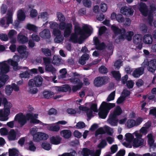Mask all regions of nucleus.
I'll use <instances>...</instances> for the list:
<instances>
[{
	"label": "nucleus",
	"mask_w": 156,
	"mask_h": 156,
	"mask_svg": "<svg viewBox=\"0 0 156 156\" xmlns=\"http://www.w3.org/2000/svg\"><path fill=\"white\" fill-rule=\"evenodd\" d=\"M151 126L149 122L146 123L140 130L133 133H127L125 135L126 140L132 144L134 147H138L143 145L144 140L142 138L143 135H145L149 131V128Z\"/></svg>",
	"instance_id": "f257e3e1"
},
{
	"label": "nucleus",
	"mask_w": 156,
	"mask_h": 156,
	"mask_svg": "<svg viewBox=\"0 0 156 156\" xmlns=\"http://www.w3.org/2000/svg\"><path fill=\"white\" fill-rule=\"evenodd\" d=\"M74 25L75 33L71 34L69 39V41L73 42H80L81 39L90 36L93 30L92 28L87 25H84L82 29L78 23H75Z\"/></svg>",
	"instance_id": "f03ea898"
},
{
	"label": "nucleus",
	"mask_w": 156,
	"mask_h": 156,
	"mask_svg": "<svg viewBox=\"0 0 156 156\" xmlns=\"http://www.w3.org/2000/svg\"><path fill=\"white\" fill-rule=\"evenodd\" d=\"M38 115H33L31 113H27L26 115L20 113L16 115L15 120L17 121L22 126H23L27 122V121L28 120H30V122L31 123H40L43 126L46 125V124H44L39 120L36 119L38 118Z\"/></svg>",
	"instance_id": "7ed1b4c3"
},
{
	"label": "nucleus",
	"mask_w": 156,
	"mask_h": 156,
	"mask_svg": "<svg viewBox=\"0 0 156 156\" xmlns=\"http://www.w3.org/2000/svg\"><path fill=\"white\" fill-rule=\"evenodd\" d=\"M56 15L58 20L60 22L59 25V29L61 30L65 29L64 36L65 37H68L71 34L73 30L72 24L70 23H68L66 24L64 22L65 18L62 13L57 12Z\"/></svg>",
	"instance_id": "20e7f679"
},
{
	"label": "nucleus",
	"mask_w": 156,
	"mask_h": 156,
	"mask_svg": "<svg viewBox=\"0 0 156 156\" xmlns=\"http://www.w3.org/2000/svg\"><path fill=\"white\" fill-rule=\"evenodd\" d=\"M139 10L141 14L144 16H148V21L149 24L152 26L153 24V15L156 16V7H151V10L148 11L147 7L144 3L140 4Z\"/></svg>",
	"instance_id": "39448f33"
},
{
	"label": "nucleus",
	"mask_w": 156,
	"mask_h": 156,
	"mask_svg": "<svg viewBox=\"0 0 156 156\" xmlns=\"http://www.w3.org/2000/svg\"><path fill=\"white\" fill-rule=\"evenodd\" d=\"M112 30L113 31L115 34L114 38L118 37L119 41L123 40L125 37L129 41L132 40V37L133 35V33L132 31H129L125 33V30L124 29L120 30L115 25H112L111 27Z\"/></svg>",
	"instance_id": "423d86ee"
},
{
	"label": "nucleus",
	"mask_w": 156,
	"mask_h": 156,
	"mask_svg": "<svg viewBox=\"0 0 156 156\" xmlns=\"http://www.w3.org/2000/svg\"><path fill=\"white\" fill-rule=\"evenodd\" d=\"M8 64L12 66L15 70L20 69L18 66L17 62L10 59L7 61L0 62V74L6 73L9 71L10 67Z\"/></svg>",
	"instance_id": "0eeeda50"
},
{
	"label": "nucleus",
	"mask_w": 156,
	"mask_h": 156,
	"mask_svg": "<svg viewBox=\"0 0 156 156\" xmlns=\"http://www.w3.org/2000/svg\"><path fill=\"white\" fill-rule=\"evenodd\" d=\"M115 106L114 103H107L103 102L99 108L98 115L102 119H105L107 116L110 109Z\"/></svg>",
	"instance_id": "6e6552de"
},
{
	"label": "nucleus",
	"mask_w": 156,
	"mask_h": 156,
	"mask_svg": "<svg viewBox=\"0 0 156 156\" xmlns=\"http://www.w3.org/2000/svg\"><path fill=\"white\" fill-rule=\"evenodd\" d=\"M2 104L4 105V110L0 111V120L5 121L8 120V116L10 113V109L12 107V104L8 102L7 99L4 98L3 99Z\"/></svg>",
	"instance_id": "1a4fd4ad"
},
{
	"label": "nucleus",
	"mask_w": 156,
	"mask_h": 156,
	"mask_svg": "<svg viewBox=\"0 0 156 156\" xmlns=\"http://www.w3.org/2000/svg\"><path fill=\"white\" fill-rule=\"evenodd\" d=\"M12 15V11H8L6 16L1 19L0 23L2 27L7 28L13 23Z\"/></svg>",
	"instance_id": "9d476101"
},
{
	"label": "nucleus",
	"mask_w": 156,
	"mask_h": 156,
	"mask_svg": "<svg viewBox=\"0 0 156 156\" xmlns=\"http://www.w3.org/2000/svg\"><path fill=\"white\" fill-rule=\"evenodd\" d=\"M142 66L144 68L147 67L149 71L154 72L156 69V59H153L149 61L145 60L142 63Z\"/></svg>",
	"instance_id": "9b49d317"
},
{
	"label": "nucleus",
	"mask_w": 156,
	"mask_h": 156,
	"mask_svg": "<svg viewBox=\"0 0 156 156\" xmlns=\"http://www.w3.org/2000/svg\"><path fill=\"white\" fill-rule=\"evenodd\" d=\"M79 108L80 110L86 112L88 117H91L93 116V111L95 112H98L97 105L95 104H93L91 105L90 109L83 106H79Z\"/></svg>",
	"instance_id": "f8f14e48"
},
{
	"label": "nucleus",
	"mask_w": 156,
	"mask_h": 156,
	"mask_svg": "<svg viewBox=\"0 0 156 156\" xmlns=\"http://www.w3.org/2000/svg\"><path fill=\"white\" fill-rule=\"evenodd\" d=\"M101 153V151L97 150L95 152L93 150H90L87 148H83L81 152L83 156H99Z\"/></svg>",
	"instance_id": "ddd939ff"
},
{
	"label": "nucleus",
	"mask_w": 156,
	"mask_h": 156,
	"mask_svg": "<svg viewBox=\"0 0 156 156\" xmlns=\"http://www.w3.org/2000/svg\"><path fill=\"white\" fill-rule=\"evenodd\" d=\"M43 80V78L41 76H37L29 80V85L30 86L35 85L37 87L40 86L42 84Z\"/></svg>",
	"instance_id": "4468645a"
},
{
	"label": "nucleus",
	"mask_w": 156,
	"mask_h": 156,
	"mask_svg": "<svg viewBox=\"0 0 156 156\" xmlns=\"http://www.w3.org/2000/svg\"><path fill=\"white\" fill-rule=\"evenodd\" d=\"M108 80V78L107 76L98 77L94 80V83L96 86L99 87L104 84Z\"/></svg>",
	"instance_id": "2eb2a0df"
},
{
	"label": "nucleus",
	"mask_w": 156,
	"mask_h": 156,
	"mask_svg": "<svg viewBox=\"0 0 156 156\" xmlns=\"http://www.w3.org/2000/svg\"><path fill=\"white\" fill-rule=\"evenodd\" d=\"M142 35L139 34H135L133 39V42L135 44L138 45L137 48L140 50L142 47Z\"/></svg>",
	"instance_id": "dca6fc26"
},
{
	"label": "nucleus",
	"mask_w": 156,
	"mask_h": 156,
	"mask_svg": "<svg viewBox=\"0 0 156 156\" xmlns=\"http://www.w3.org/2000/svg\"><path fill=\"white\" fill-rule=\"evenodd\" d=\"M48 137V136L46 133L42 132L37 133V135L34 136V141H39L42 140H46Z\"/></svg>",
	"instance_id": "f3484780"
},
{
	"label": "nucleus",
	"mask_w": 156,
	"mask_h": 156,
	"mask_svg": "<svg viewBox=\"0 0 156 156\" xmlns=\"http://www.w3.org/2000/svg\"><path fill=\"white\" fill-rule=\"evenodd\" d=\"M52 34L56 37L54 39V41L56 43H59L62 41L63 40V37L61 34V32L59 30H54Z\"/></svg>",
	"instance_id": "a211bd4d"
},
{
	"label": "nucleus",
	"mask_w": 156,
	"mask_h": 156,
	"mask_svg": "<svg viewBox=\"0 0 156 156\" xmlns=\"http://www.w3.org/2000/svg\"><path fill=\"white\" fill-rule=\"evenodd\" d=\"M120 12L126 16H131L133 14V10L131 8L124 6L122 7L120 10Z\"/></svg>",
	"instance_id": "6ab92c4d"
},
{
	"label": "nucleus",
	"mask_w": 156,
	"mask_h": 156,
	"mask_svg": "<svg viewBox=\"0 0 156 156\" xmlns=\"http://www.w3.org/2000/svg\"><path fill=\"white\" fill-rule=\"evenodd\" d=\"M72 81V82H75V83L77 84L76 86H73L72 88V90L73 91L75 92L81 88L83 86V84L79 79H74Z\"/></svg>",
	"instance_id": "aec40b11"
},
{
	"label": "nucleus",
	"mask_w": 156,
	"mask_h": 156,
	"mask_svg": "<svg viewBox=\"0 0 156 156\" xmlns=\"http://www.w3.org/2000/svg\"><path fill=\"white\" fill-rule=\"evenodd\" d=\"M144 71V67H140L135 69L132 73V75L134 77H138L142 75Z\"/></svg>",
	"instance_id": "412c9836"
},
{
	"label": "nucleus",
	"mask_w": 156,
	"mask_h": 156,
	"mask_svg": "<svg viewBox=\"0 0 156 156\" xmlns=\"http://www.w3.org/2000/svg\"><path fill=\"white\" fill-rule=\"evenodd\" d=\"M40 36L42 38L46 39L51 37V33L50 30L48 29L44 30L39 34Z\"/></svg>",
	"instance_id": "4be33fe9"
},
{
	"label": "nucleus",
	"mask_w": 156,
	"mask_h": 156,
	"mask_svg": "<svg viewBox=\"0 0 156 156\" xmlns=\"http://www.w3.org/2000/svg\"><path fill=\"white\" fill-rule=\"evenodd\" d=\"M50 139V142L52 144L57 145L60 143L62 138L59 136H55L51 137Z\"/></svg>",
	"instance_id": "5701e85b"
},
{
	"label": "nucleus",
	"mask_w": 156,
	"mask_h": 156,
	"mask_svg": "<svg viewBox=\"0 0 156 156\" xmlns=\"http://www.w3.org/2000/svg\"><path fill=\"white\" fill-rule=\"evenodd\" d=\"M16 132L12 129L8 133V138L10 141L14 140L16 139Z\"/></svg>",
	"instance_id": "b1692460"
},
{
	"label": "nucleus",
	"mask_w": 156,
	"mask_h": 156,
	"mask_svg": "<svg viewBox=\"0 0 156 156\" xmlns=\"http://www.w3.org/2000/svg\"><path fill=\"white\" fill-rule=\"evenodd\" d=\"M17 41L20 43L24 44L28 41V39L21 32L18 35Z\"/></svg>",
	"instance_id": "393cba45"
},
{
	"label": "nucleus",
	"mask_w": 156,
	"mask_h": 156,
	"mask_svg": "<svg viewBox=\"0 0 156 156\" xmlns=\"http://www.w3.org/2000/svg\"><path fill=\"white\" fill-rule=\"evenodd\" d=\"M93 41L97 49L102 50L105 48L104 44L103 43H100L97 37H94Z\"/></svg>",
	"instance_id": "a878e982"
},
{
	"label": "nucleus",
	"mask_w": 156,
	"mask_h": 156,
	"mask_svg": "<svg viewBox=\"0 0 156 156\" xmlns=\"http://www.w3.org/2000/svg\"><path fill=\"white\" fill-rule=\"evenodd\" d=\"M60 134L64 138L68 139L71 136L72 133L69 130L64 129L60 131Z\"/></svg>",
	"instance_id": "bb28decb"
},
{
	"label": "nucleus",
	"mask_w": 156,
	"mask_h": 156,
	"mask_svg": "<svg viewBox=\"0 0 156 156\" xmlns=\"http://www.w3.org/2000/svg\"><path fill=\"white\" fill-rule=\"evenodd\" d=\"M47 128L50 131L58 132L60 129V127L58 124H56V123H55L49 125L48 126Z\"/></svg>",
	"instance_id": "cd10ccee"
},
{
	"label": "nucleus",
	"mask_w": 156,
	"mask_h": 156,
	"mask_svg": "<svg viewBox=\"0 0 156 156\" xmlns=\"http://www.w3.org/2000/svg\"><path fill=\"white\" fill-rule=\"evenodd\" d=\"M143 42L147 44H151L153 42V39L151 34H147L145 35L143 38Z\"/></svg>",
	"instance_id": "c85d7f7f"
},
{
	"label": "nucleus",
	"mask_w": 156,
	"mask_h": 156,
	"mask_svg": "<svg viewBox=\"0 0 156 156\" xmlns=\"http://www.w3.org/2000/svg\"><path fill=\"white\" fill-rule=\"evenodd\" d=\"M108 122L112 126L117 125V122L116 120V117L112 115H110L109 118L107 120Z\"/></svg>",
	"instance_id": "c756f323"
},
{
	"label": "nucleus",
	"mask_w": 156,
	"mask_h": 156,
	"mask_svg": "<svg viewBox=\"0 0 156 156\" xmlns=\"http://www.w3.org/2000/svg\"><path fill=\"white\" fill-rule=\"evenodd\" d=\"M23 68L26 70L24 72L21 73L20 74V77L22 78H28L30 75V71L28 70L26 67H23Z\"/></svg>",
	"instance_id": "7c9ffc66"
},
{
	"label": "nucleus",
	"mask_w": 156,
	"mask_h": 156,
	"mask_svg": "<svg viewBox=\"0 0 156 156\" xmlns=\"http://www.w3.org/2000/svg\"><path fill=\"white\" fill-rule=\"evenodd\" d=\"M48 14L47 12H41L39 13L38 19H41L44 21H46L48 18Z\"/></svg>",
	"instance_id": "2f4dec72"
},
{
	"label": "nucleus",
	"mask_w": 156,
	"mask_h": 156,
	"mask_svg": "<svg viewBox=\"0 0 156 156\" xmlns=\"http://www.w3.org/2000/svg\"><path fill=\"white\" fill-rule=\"evenodd\" d=\"M89 56L88 54L83 55L79 59V63L81 65H84L86 63L85 61L89 59Z\"/></svg>",
	"instance_id": "473e14b6"
},
{
	"label": "nucleus",
	"mask_w": 156,
	"mask_h": 156,
	"mask_svg": "<svg viewBox=\"0 0 156 156\" xmlns=\"http://www.w3.org/2000/svg\"><path fill=\"white\" fill-rule=\"evenodd\" d=\"M122 112V111L119 106H117L115 109L114 112L110 114V115H112L115 117L120 115Z\"/></svg>",
	"instance_id": "72a5a7b5"
},
{
	"label": "nucleus",
	"mask_w": 156,
	"mask_h": 156,
	"mask_svg": "<svg viewBox=\"0 0 156 156\" xmlns=\"http://www.w3.org/2000/svg\"><path fill=\"white\" fill-rule=\"evenodd\" d=\"M148 138V143L150 145V147H154V137L151 133L149 134L147 136Z\"/></svg>",
	"instance_id": "f704fd0d"
},
{
	"label": "nucleus",
	"mask_w": 156,
	"mask_h": 156,
	"mask_svg": "<svg viewBox=\"0 0 156 156\" xmlns=\"http://www.w3.org/2000/svg\"><path fill=\"white\" fill-rule=\"evenodd\" d=\"M17 18L19 20L23 21L25 18V14L22 10H20L18 12Z\"/></svg>",
	"instance_id": "c9c22d12"
},
{
	"label": "nucleus",
	"mask_w": 156,
	"mask_h": 156,
	"mask_svg": "<svg viewBox=\"0 0 156 156\" xmlns=\"http://www.w3.org/2000/svg\"><path fill=\"white\" fill-rule=\"evenodd\" d=\"M45 70L46 71L51 72L53 75L55 74L57 71L56 69L51 65L45 66Z\"/></svg>",
	"instance_id": "e433bc0d"
},
{
	"label": "nucleus",
	"mask_w": 156,
	"mask_h": 156,
	"mask_svg": "<svg viewBox=\"0 0 156 156\" xmlns=\"http://www.w3.org/2000/svg\"><path fill=\"white\" fill-rule=\"evenodd\" d=\"M19 151L15 148L9 149V156H18Z\"/></svg>",
	"instance_id": "4c0bfd02"
},
{
	"label": "nucleus",
	"mask_w": 156,
	"mask_h": 156,
	"mask_svg": "<svg viewBox=\"0 0 156 156\" xmlns=\"http://www.w3.org/2000/svg\"><path fill=\"white\" fill-rule=\"evenodd\" d=\"M34 85L30 86L29 83H28V89L27 91L30 93L31 94H35L38 91V90L37 88L34 87Z\"/></svg>",
	"instance_id": "58836bf2"
},
{
	"label": "nucleus",
	"mask_w": 156,
	"mask_h": 156,
	"mask_svg": "<svg viewBox=\"0 0 156 156\" xmlns=\"http://www.w3.org/2000/svg\"><path fill=\"white\" fill-rule=\"evenodd\" d=\"M9 77L7 75L2 76L0 78V88L3 86L5 82L8 79Z\"/></svg>",
	"instance_id": "ea45409f"
},
{
	"label": "nucleus",
	"mask_w": 156,
	"mask_h": 156,
	"mask_svg": "<svg viewBox=\"0 0 156 156\" xmlns=\"http://www.w3.org/2000/svg\"><path fill=\"white\" fill-rule=\"evenodd\" d=\"M56 89L58 91L66 92L68 90H70L71 88L68 85H65L63 87H57Z\"/></svg>",
	"instance_id": "a19ab883"
},
{
	"label": "nucleus",
	"mask_w": 156,
	"mask_h": 156,
	"mask_svg": "<svg viewBox=\"0 0 156 156\" xmlns=\"http://www.w3.org/2000/svg\"><path fill=\"white\" fill-rule=\"evenodd\" d=\"M61 59L58 56L55 55L53 58L52 63L56 66H58L61 64Z\"/></svg>",
	"instance_id": "79ce46f5"
},
{
	"label": "nucleus",
	"mask_w": 156,
	"mask_h": 156,
	"mask_svg": "<svg viewBox=\"0 0 156 156\" xmlns=\"http://www.w3.org/2000/svg\"><path fill=\"white\" fill-rule=\"evenodd\" d=\"M126 125L128 128H130L135 126L134 120L132 119H129L127 120Z\"/></svg>",
	"instance_id": "37998d69"
},
{
	"label": "nucleus",
	"mask_w": 156,
	"mask_h": 156,
	"mask_svg": "<svg viewBox=\"0 0 156 156\" xmlns=\"http://www.w3.org/2000/svg\"><path fill=\"white\" fill-rule=\"evenodd\" d=\"M59 73L61 74L58 76V78L59 79L65 78L67 73L66 69L65 68L62 69L60 70Z\"/></svg>",
	"instance_id": "c03bdc74"
},
{
	"label": "nucleus",
	"mask_w": 156,
	"mask_h": 156,
	"mask_svg": "<svg viewBox=\"0 0 156 156\" xmlns=\"http://www.w3.org/2000/svg\"><path fill=\"white\" fill-rule=\"evenodd\" d=\"M27 28L30 30H32L34 32H37L38 28L37 27L34 25L28 23L27 25Z\"/></svg>",
	"instance_id": "a18cd8bd"
},
{
	"label": "nucleus",
	"mask_w": 156,
	"mask_h": 156,
	"mask_svg": "<svg viewBox=\"0 0 156 156\" xmlns=\"http://www.w3.org/2000/svg\"><path fill=\"white\" fill-rule=\"evenodd\" d=\"M104 128L105 133L109 135H112L113 133V129L108 126H105L104 127Z\"/></svg>",
	"instance_id": "49530a36"
},
{
	"label": "nucleus",
	"mask_w": 156,
	"mask_h": 156,
	"mask_svg": "<svg viewBox=\"0 0 156 156\" xmlns=\"http://www.w3.org/2000/svg\"><path fill=\"white\" fill-rule=\"evenodd\" d=\"M50 27L53 29V32L54 30H59L57 29L58 27V24L56 22H49Z\"/></svg>",
	"instance_id": "de8ad7c7"
},
{
	"label": "nucleus",
	"mask_w": 156,
	"mask_h": 156,
	"mask_svg": "<svg viewBox=\"0 0 156 156\" xmlns=\"http://www.w3.org/2000/svg\"><path fill=\"white\" fill-rule=\"evenodd\" d=\"M27 47L25 45H20L17 48V51L21 55L27 50Z\"/></svg>",
	"instance_id": "09e8293b"
},
{
	"label": "nucleus",
	"mask_w": 156,
	"mask_h": 156,
	"mask_svg": "<svg viewBox=\"0 0 156 156\" xmlns=\"http://www.w3.org/2000/svg\"><path fill=\"white\" fill-rule=\"evenodd\" d=\"M112 73L113 76L117 80H119L121 78V75L118 71H112Z\"/></svg>",
	"instance_id": "8fccbe9b"
},
{
	"label": "nucleus",
	"mask_w": 156,
	"mask_h": 156,
	"mask_svg": "<svg viewBox=\"0 0 156 156\" xmlns=\"http://www.w3.org/2000/svg\"><path fill=\"white\" fill-rule=\"evenodd\" d=\"M37 129L35 127H33L30 129V133L33 136V140H34V136L37 135Z\"/></svg>",
	"instance_id": "3c124183"
},
{
	"label": "nucleus",
	"mask_w": 156,
	"mask_h": 156,
	"mask_svg": "<svg viewBox=\"0 0 156 156\" xmlns=\"http://www.w3.org/2000/svg\"><path fill=\"white\" fill-rule=\"evenodd\" d=\"M38 15L37 11L34 9H32L30 12V16L32 18L36 17Z\"/></svg>",
	"instance_id": "603ef678"
},
{
	"label": "nucleus",
	"mask_w": 156,
	"mask_h": 156,
	"mask_svg": "<svg viewBox=\"0 0 156 156\" xmlns=\"http://www.w3.org/2000/svg\"><path fill=\"white\" fill-rule=\"evenodd\" d=\"M115 96V91L112 92L108 96L107 98V101H111L113 100L114 99Z\"/></svg>",
	"instance_id": "864d4df0"
},
{
	"label": "nucleus",
	"mask_w": 156,
	"mask_h": 156,
	"mask_svg": "<svg viewBox=\"0 0 156 156\" xmlns=\"http://www.w3.org/2000/svg\"><path fill=\"white\" fill-rule=\"evenodd\" d=\"M42 147L43 149L47 150H49L51 148L50 144L45 142L42 144Z\"/></svg>",
	"instance_id": "5fc2aeb1"
},
{
	"label": "nucleus",
	"mask_w": 156,
	"mask_h": 156,
	"mask_svg": "<svg viewBox=\"0 0 156 156\" xmlns=\"http://www.w3.org/2000/svg\"><path fill=\"white\" fill-rule=\"evenodd\" d=\"M44 97L47 98L51 97L53 95V92L48 91H44L43 93Z\"/></svg>",
	"instance_id": "6e6d98bb"
},
{
	"label": "nucleus",
	"mask_w": 156,
	"mask_h": 156,
	"mask_svg": "<svg viewBox=\"0 0 156 156\" xmlns=\"http://www.w3.org/2000/svg\"><path fill=\"white\" fill-rule=\"evenodd\" d=\"M105 133L104 128L100 127L98 128L96 131L95 135L97 136L99 134H104Z\"/></svg>",
	"instance_id": "4d7b16f0"
},
{
	"label": "nucleus",
	"mask_w": 156,
	"mask_h": 156,
	"mask_svg": "<svg viewBox=\"0 0 156 156\" xmlns=\"http://www.w3.org/2000/svg\"><path fill=\"white\" fill-rule=\"evenodd\" d=\"M12 91V88L10 85H7L6 86L5 89V91L6 94L8 95H10Z\"/></svg>",
	"instance_id": "13d9d810"
},
{
	"label": "nucleus",
	"mask_w": 156,
	"mask_h": 156,
	"mask_svg": "<svg viewBox=\"0 0 156 156\" xmlns=\"http://www.w3.org/2000/svg\"><path fill=\"white\" fill-rule=\"evenodd\" d=\"M83 5L87 7H90L91 5V2L90 0H83L82 1Z\"/></svg>",
	"instance_id": "bf43d9fd"
},
{
	"label": "nucleus",
	"mask_w": 156,
	"mask_h": 156,
	"mask_svg": "<svg viewBox=\"0 0 156 156\" xmlns=\"http://www.w3.org/2000/svg\"><path fill=\"white\" fill-rule=\"evenodd\" d=\"M124 19L123 16L121 14H119L116 16V20L119 23H123Z\"/></svg>",
	"instance_id": "052dcab7"
},
{
	"label": "nucleus",
	"mask_w": 156,
	"mask_h": 156,
	"mask_svg": "<svg viewBox=\"0 0 156 156\" xmlns=\"http://www.w3.org/2000/svg\"><path fill=\"white\" fill-rule=\"evenodd\" d=\"M17 34V32L16 30H11L9 31L8 35L9 37L12 38L16 35Z\"/></svg>",
	"instance_id": "680f3d73"
},
{
	"label": "nucleus",
	"mask_w": 156,
	"mask_h": 156,
	"mask_svg": "<svg viewBox=\"0 0 156 156\" xmlns=\"http://www.w3.org/2000/svg\"><path fill=\"white\" fill-rule=\"evenodd\" d=\"M42 52L46 56H49L51 55V51L48 48H42Z\"/></svg>",
	"instance_id": "e2e57ef3"
},
{
	"label": "nucleus",
	"mask_w": 156,
	"mask_h": 156,
	"mask_svg": "<svg viewBox=\"0 0 156 156\" xmlns=\"http://www.w3.org/2000/svg\"><path fill=\"white\" fill-rule=\"evenodd\" d=\"M100 8L102 12H105L106 11L108 7L106 4L102 3L100 5Z\"/></svg>",
	"instance_id": "0e129e2a"
},
{
	"label": "nucleus",
	"mask_w": 156,
	"mask_h": 156,
	"mask_svg": "<svg viewBox=\"0 0 156 156\" xmlns=\"http://www.w3.org/2000/svg\"><path fill=\"white\" fill-rule=\"evenodd\" d=\"M77 155L76 152L73 151L70 153H66L63 154L62 155L59 156H76Z\"/></svg>",
	"instance_id": "69168bd1"
},
{
	"label": "nucleus",
	"mask_w": 156,
	"mask_h": 156,
	"mask_svg": "<svg viewBox=\"0 0 156 156\" xmlns=\"http://www.w3.org/2000/svg\"><path fill=\"white\" fill-rule=\"evenodd\" d=\"M8 130L5 128H3L0 129V133L2 135H6L8 133Z\"/></svg>",
	"instance_id": "338daca9"
},
{
	"label": "nucleus",
	"mask_w": 156,
	"mask_h": 156,
	"mask_svg": "<svg viewBox=\"0 0 156 156\" xmlns=\"http://www.w3.org/2000/svg\"><path fill=\"white\" fill-rule=\"evenodd\" d=\"M100 72L101 73L105 74L107 73V69L104 66H101L99 69Z\"/></svg>",
	"instance_id": "774afa93"
}]
</instances>
